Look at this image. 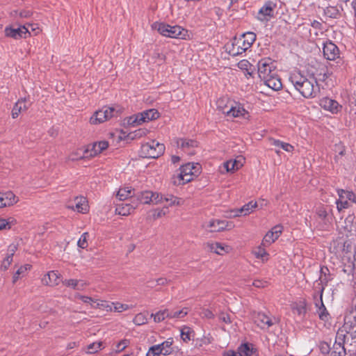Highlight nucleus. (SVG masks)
Masks as SVG:
<instances>
[{"label":"nucleus","mask_w":356,"mask_h":356,"mask_svg":"<svg viewBox=\"0 0 356 356\" xmlns=\"http://www.w3.org/2000/svg\"><path fill=\"white\" fill-rule=\"evenodd\" d=\"M289 81L305 98H314L320 92L317 81L314 77L307 78L299 72L291 73Z\"/></svg>","instance_id":"1"},{"label":"nucleus","mask_w":356,"mask_h":356,"mask_svg":"<svg viewBox=\"0 0 356 356\" xmlns=\"http://www.w3.org/2000/svg\"><path fill=\"white\" fill-rule=\"evenodd\" d=\"M200 172L199 163H188L182 165L179 172L172 177V183L175 186L184 185L193 179Z\"/></svg>","instance_id":"2"},{"label":"nucleus","mask_w":356,"mask_h":356,"mask_svg":"<svg viewBox=\"0 0 356 356\" xmlns=\"http://www.w3.org/2000/svg\"><path fill=\"white\" fill-rule=\"evenodd\" d=\"M256 40V34L253 32H247L238 38H234L232 47L229 50L230 55L238 56L250 49Z\"/></svg>","instance_id":"3"},{"label":"nucleus","mask_w":356,"mask_h":356,"mask_svg":"<svg viewBox=\"0 0 356 356\" xmlns=\"http://www.w3.org/2000/svg\"><path fill=\"white\" fill-rule=\"evenodd\" d=\"M349 317H345V323L343 326V329L346 331L345 334H337V339L342 341L343 344L349 346L350 348L348 350L349 352L356 353V326L352 325L353 323L349 325L347 321ZM354 325H355L354 323Z\"/></svg>","instance_id":"4"},{"label":"nucleus","mask_w":356,"mask_h":356,"mask_svg":"<svg viewBox=\"0 0 356 356\" xmlns=\"http://www.w3.org/2000/svg\"><path fill=\"white\" fill-rule=\"evenodd\" d=\"M152 27L156 29L161 35L169 38L184 39L187 34V31L179 26H170L164 23H154Z\"/></svg>","instance_id":"5"},{"label":"nucleus","mask_w":356,"mask_h":356,"mask_svg":"<svg viewBox=\"0 0 356 356\" xmlns=\"http://www.w3.org/2000/svg\"><path fill=\"white\" fill-rule=\"evenodd\" d=\"M165 150L163 144L159 143L156 140H151L143 144L140 147V156L144 158H158L162 155Z\"/></svg>","instance_id":"6"},{"label":"nucleus","mask_w":356,"mask_h":356,"mask_svg":"<svg viewBox=\"0 0 356 356\" xmlns=\"http://www.w3.org/2000/svg\"><path fill=\"white\" fill-rule=\"evenodd\" d=\"M118 114L119 111L114 107L104 106L93 114L90 119V122L92 124H100L112 118L118 117Z\"/></svg>","instance_id":"7"},{"label":"nucleus","mask_w":356,"mask_h":356,"mask_svg":"<svg viewBox=\"0 0 356 356\" xmlns=\"http://www.w3.org/2000/svg\"><path fill=\"white\" fill-rule=\"evenodd\" d=\"M135 202L141 204H158L163 202V195L158 193L145 191L140 192L135 197Z\"/></svg>","instance_id":"8"},{"label":"nucleus","mask_w":356,"mask_h":356,"mask_svg":"<svg viewBox=\"0 0 356 356\" xmlns=\"http://www.w3.org/2000/svg\"><path fill=\"white\" fill-rule=\"evenodd\" d=\"M324 289L325 288L323 286L319 287V300L317 299L318 294H315L314 296V298L315 300V305L317 307L316 312L319 318L323 322L326 323L330 320V316L323 302V293Z\"/></svg>","instance_id":"9"},{"label":"nucleus","mask_w":356,"mask_h":356,"mask_svg":"<svg viewBox=\"0 0 356 356\" xmlns=\"http://www.w3.org/2000/svg\"><path fill=\"white\" fill-rule=\"evenodd\" d=\"M275 66L270 58H263L258 63L259 76L264 80L274 74Z\"/></svg>","instance_id":"10"},{"label":"nucleus","mask_w":356,"mask_h":356,"mask_svg":"<svg viewBox=\"0 0 356 356\" xmlns=\"http://www.w3.org/2000/svg\"><path fill=\"white\" fill-rule=\"evenodd\" d=\"M332 248L336 254L342 256L351 250L352 245L350 241L343 238H339L333 241Z\"/></svg>","instance_id":"11"},{"label":"nucleus","mask_w":356,"mask_h":356,"mask_svg":"<svg viewBox=\"0 0 356 356\" xmlns=\"http://www.w3.org/2000/svg\"><path fill=\"white\" fill-rule=\"evenodd\" d=\"M254 323L262 330H267L277 322L275 317L266 315L265 313L259 312L254 316Z\"/></svg>","instance_id":"12"},{"label":"nucleus","mask_w":356,"mask_h":356,"mask_svg":"<svg viewBox=\"0 0 356 356\" xmlns=\"http://www.w3.org/2000/svg\"><path fill=\"white\" fill-rule=\"evenodd\" d=\"M276 8V3L269 1L259 9L257 13V19L261 22L268 21L269 17L273 16L274 10Z\"/></svg>","instance_id":"13"},{"label":"nucleus","mask_w":356,"mask_h":356,"mask_svg":"<svg viewBox=\"0 0 356 356\" xmlns=\"http://www.w3.org/2000/svg\"><path fill=\"white\" fill-rule=\"evenodd\" d=\"M222 112L231 118L244 117L247 113L245 109L238 103H234V105H231L229 107L226 106L222 109Z\"/></svg>","instance_id":"14"},{"label":"nucleus","mask_w":356,"mask_h":356,"mask_svg":"<svg viewBox=\"0 0 356 356\" xmlns=\"http://www.w3.org/2000/svg\"><path fill=\"white\" fill-rule=\"evenodd\" d=\"M175 143L178 148H181L188 154H193V149L198 145L196 140L189 138H177Z\"/></svg>","instance_id":"15"},{"label":"nucleus","mask_w":356,"mask_h":356,"mask_svg":"<svg viewBox=\"0 0 356 356\" xmlns=\"http://www.w3.org/2000/svg\"><path fill=\"white\" fill-rule=\"evenodd\" d=\"M4 31L7 37L14 39L26 38L27 35L30 34L29 29L25 26L17 28L6 27Z\"/></svg>","instance_id":"16"},{"label":"nucleus","mask_w":356,"mask_h":356,"mask_svg":"<svg viewBox=\"0 0 356 356\" xmlns=\"http://www.w3.org/2000/svg\"><path fill=\"white\" fill-rule=\"evenodd\" d=\"M323 50V55L327 60H334L339 57V50L337 45L332 42L325 43Z\"/></svg>","instance_id":"17"},{"label":"nucleus","mask_w":356,"mask_h":356,"mask_svg":"<svg viewBox=\"0 0 356 356\" xmlns=\"http://www.w3.org/2000/svg\"><path fill=\"white\" fill-rule=\"evenodd\" d=\"M320 106L332 113H337L341 109V106L337 101L328 97L321 99Z\"/></svg>","instance_id":"18"},{"label":"nucleus","mask_w":356,"mask_h":356,"mask_svg":"<svg viewBox=\"0 0 356 356\" xmlns=\"http://www.w3.org/2000/svg\"><path fill=\"white\" fill-rule=\"evenodd\" d=\"M138 207V203L131 200L130 202H122L118 204L115 211L121 216L129 215L135 209Z\"/></svg>","instance_id":"19"},{"label":"nucleus","mask_w":356,"mask_h":356,"mask_svg":"<svg viewBox=\"0 0 356 356\" xmlns=\"http://www.w3.org/2000/svg\"><path fill=\"white\" fill-rule=\"evenodd\" d=\"M208 226L211 228V232H220L226 229H230L234 227L232 222L220 220H211Z\"/></svg>","instance_id":"20"},{"label":"nucleus","mask_w":356,"mask_h":356,"mask_svg":"<svg viewBox=\"0 0 356 356\" xmlns=\"http://www.w3.org/2000/svg\"><path fill=\"white\" fill-rule=\"evenodd\" d=\"M29 107V104H27L26 98L19 99L14 105L12 110L13 118H17L19 115L26 111Z\"/></svg>","instance_id":"21"},{"label":"nucleus","mask_w":356,"mask_h":356,"mask_svg":"<svg viewBox=\"0 0 356 356\" xmlns=\"http://www.w3.org/2000/svg\"><path fill=\"white\" fill-rule=\"evenodd\" d=\"M1 201L2 202V208L5 207L13 206L19 201L18 197L12 192L6 191L5 193H0Z\"/></svg>","instance_id":"22"},{"label":"nucleus","mask_w":356,"mask_h":356,"mask_svg":"<svg viewBox=\"0 0 356 356\" xmlns=\"http://www.w3.org/2000/svg\"><path fill=\"white\" fill-rule=\"evenodd\" d=\"M237 352L239 356H257V350L252 344L250 343L241 344L238 348Z\"/></svg>","instance_id":"23"},{"label":"nucleus","mask_w":356,"mask_h":356,"mask_svg":"<svg viewBox=\"0 0 356 356\" xmlns=\"http://www.w3.org/2000/svg\"><path fill=\"white\" fill-rule=\"evenodd\" d=\"M133 191L131 187H124L120 188L118 193L117 197L120 201H128L130 198L129 201L134 200L135 202V197H134Z\"/></svg>","instance_id":"24"},{"label":"nucleus","mask_w":356,"mask_h":356,"mask_svg":"<svg viewBox=\"0 0 356 356\" xmlns=\"http://www.w3.org/2000/svg\"><path fill=\"white\" fill-rule=\"evenodd\" d=\"M140 115V120L147 122L157 119L159 117V113L156 109L151 108L141 112Z\"/></svg>","instance_id":"25"},{"label":"nucleus","mask_w":356,"mask_h":356,"mask_svg":"<svg viewBox=\"0 0 356 356\" xmlns=\"http://www.w3.org/2000/svg\"><path fill=\"white\" fill-rule=\"evenodd\" d=\"M173 339L169 338L163 343L158 344L160 346L161 354L167 356L170 355L173 352Z\"/></svg>","instance_id":"26"},{"label":"nucleus","mask_w":356,"mask_h":356,"mask_svg":"<svg viewBox=\"0 0 356 356\" xmlns=\"http://www.w3.org/2000/svg\"><path fill=\"white\" fill-rule=\"evenodd\" d=\"M264 81H265L266 86L273 89L274 90H278L282 86L280 79L275 77L274 74L271 75Z\"/></svg>","instance_id":"27"},{"label":"nucleus","mask_w":356,"mask_h":356,"mask_svg":"<svg viewBox=\"0 0 356 356\" xmlns=\"http://www.w3.org/2000/svg\"><path fill=\"white\" fill-rule=\"evenodd\" d=\"M31 268V266L29 264H25L24 266H20L13 277V283L15 284L16 282L21 277H24L28 270H29Z\"/></svg>","instance_id":"28"},{"label":"nucleus","mask_w":356,"mask_h":356,"mask_svg":"<svg viewBox=\"0 0 356 356\" xmlns=\"http://www.w3.org/2000/svg\"><path fill=\"white\" fill-rule=\"evenodd\" d=\"M346 354V348L341 342H335L330 353V356H345Z\"/></svg>","instance_id":"29"},{"label":"nucleus","mask_w":356,"mask_h":356,"mask_svg":"<svg viewBox=\"0 0 356 356\" xmlns=\"http://www.w3.org/2000/svg\"><path fill=\"white\" fill-rule=\"evenodd\" d=\"M257 207V203L256 202H253L252 201H251L248 204H245L244 206H243L238 211H237V213L234 214V216H239L238 213H243L244 216L250 214Z\"/></svg>","instance_id":"30"},{"label":"nucleus","mask_w":356,"mask_h":356,"mask_svg":"<svg viewBox=\"0 0 356 356\" xmlns=\"http://www.w3.org/2000/svg\"><path fill=\"white\" fill-rule=\"evenodd\" d=\"M163 202H165L168 203V206H180L184 203V200L181 198H179L172 195H167L165 196H163Z\"/></svg>","instance_id":"31"},{"label":"nucleus","mask_w":356,"mask_h":356,"mask_svg":"<svg viewBox=\"0 0 356 356\" xmlns=\"http://www.w3.org/2000/svg\"><path fill=\"white\" fill-rule=\"evenodd\" d=\"M270 144L275 147L282 149L283 150L291 152L293 150L294 147L291 144L280 141L279 140L271 139Z\"/></svg>","instance_id":"32"},{"label":"nucleus","mask_w":356,"mask_h":356,"mask_svg":"<svg viewBox=\"0 0 356 356\" xmlns=\"http://www.w3.org/2000/svg\"><path fill=\"white\" fill-rule=\"evenodd\" d=\"M253 254L257 259H260L262 261H266L268 260V253L266 251L265 247L261 244L254 251Z\"/></svg>","instance_id":"33"},{"label":"nucleus","mask_w":356,"mask_h":356,"mask_svg":"<svg viewBox=\"0 0 356 356\" xmlns=\"http://www.w3.org/2000/svg\"><path fill=\"white\" fill-rule=\"evenodd\" d=\"M208 246L211 252H213L218 254H222L229 249L227 245L223 246L222 244L218 243L209 244Z\"/></svg>","instance_id":"34"},{"label":"nucleus","mask_w":356,"mask_h":356,"mask_svg":"<svg viewBox=\"0 0 356 356\" xmlns=\"http://www.w3.org/2000/svg\"><path fill=\"white\" fill-rule=\"evenodd\" d=\"M76 205L75 209L78 212L86 213L88 210V204H86V198L83 197H76L75 199Z\"/></svg>","instance_id":"35"},{"label":"nucleus","mask_w":356,"mask_h":356,"mask_svg":"<svg viewBox=\"0 0 356 356\" xmlns=\"http://www.w3.org/2000/svg\"><path fill=\"white\" fill-rule=\"evenodd\" d=\"M151 317H153L155 323H160L165 318H170L169 309L160 310L155 314H152Z\"/></svg>","instance_id":"36"},{"label":"nucleus","mask_w":356,"mask_h":356,"mask_svg":"<svg viewBox=\"0 0 356 356\" xmlns=\"http://www.w3.org/2000/svg\"><path fill=\"white\" fill-rule=\"evenodd\" d=\"M324 13L330 18H338L340 16V10L337 6H327L324 9Z\"/></svg>","instance_id":"37"},{"label":"nucleus","mask_w":356,"mask_h":356,"mask_svg":"<svg viewBox=\"0 0 356 356\" xmlns=\"http://www.w3.org/2000/svg\"><path fill=\"white\" fill-rule=\"evenodd\" d=\"M188 314L187 308L169 310L170 318H182Z\"/></svg>","instance_id":"38"},{"label":"nucleus","mask_w":356,"mask_h":356,"mask_svg":"<svg viewBox=\"0 0 356 356\" xmlns=\"http://www.w3.org/2000/svg\"><path fill=\"white\" fill-rule=\"evenodd\" d=\"M278 238L273 233L269 231L264 237L261 245L267 247L275 242Z\"/></svg>","instance_id":"39"},{"label":"nucleus","mask_w":356,"mask_h":356,"mask_svg":"<svg viewBox=\"0 0 356 356\" xmlns=\"http://www.w3.org/2000/svg\"><path fill=\"white\" fill-rule=\"evenodd\" d=\"M133 322L136 325H142L146 324L147 323V314L139 313L136 314L133 320Z\"/></svg>","instance_id":"40"},{"label":"nucleus","mask_w":356,"mask_h":356,"mask_svg":"<svg viewBox=\"0 0 356 356\" xmlns=\"http://www.w3.org/2000/svg\"><path fill=\"white\" fill-rule=\"evenodd\" d=\"M47 277L52 286H56L60 282V274L57 271L52 270L47 273Z\"/></svg>","instance_id":"41"},{"label":"nucleus","mask_w":356,"mask_h":356,"mask_svg":"<svg viewBox=\"0 0 356 356\" xmlns=\"http://www.w3.org/2000/svg\"><path fill=\"white\" fill-rule=\"evenodd\" d=\"M97 302L95 303V305H92V308H100L103 309L107 312L113 311L112 302L109 304L108 302L105 300H96Z\"/></svg>","instance_id":"42"},{"label":"nucleus","mask_w":356,"mask_h":356,"mask_svg":"<svg viewBox=\"0 0 356 356\" xmlns=\"http://www.w3.org/2000/svg\"><path fill=\"white\" fill-rule=\"evenodd\" d=\"M252 65L247 60H242L238 63V67L242 70L247 72L248 74L252 76V71L251 70Z\"/></svg>","instance_id":"43"},{"label":"nucleus","mask_w":356,"mask_h":356,"mask_svg":"<svg viewBox=\"0 0 356 356\" xmlns=\"http://www.w3.org/2000/svg\"><path fill=\"white\" fill-rule=\"evenodd\" d=\"M14 221L15 220L12 218L8 219L0 218V231L10 229Z\"/></svg>","instance_id":"44"},{"label":"nucleus","mask_w":356,"mask_h":356,"mask_svg":"<svg viewBox=\"0 0 356 356\" xmlns=\"http://www.w3.org/2000/svg\"><path fill=\"white\" fill-rule=\"evenodd\" d=\"M140 118H141V115H140V113H139L136 115L129 117L128 119L127 123L129 125H131L133 127L141 124L144 122H142V120H140Z\"/></svg>","instance_id":"45"},{"label":"nucleus","mask_w":356,"mask_h":356,"mask_svg":"<svg viewBox=\"0 0 356 356\" xmlns=\"http://www.w3.org/2000/svg\"><path fill=\"white\" fill-rule=\"evenodd\" d=\"M192 331L188 327H184L181 330V337L185 342H188L191 339Z\"/></svg>","instance_id":"46"},{"label":"nucleus","mask_w":356,"mask_h":356,"mask_svg":"<svg viewBox=\"0 0 356 356\" xmlns=\"http://www.w3.org/2000/svg\"><path fill=\"white\" fill-rule=\"evenodd\" d=\"M113 311L116 312H122L130 308L127 304H122L120 302H112Z\"/></svg>","instance_id":"47"},{"label":"nucleus","mask_w":356,"mask_h":356,"mask_svg":"<svg viewBox=\"0 0 356 356\" xmlns=\"http://www.w3.org/2000/svg\"><path fill=\"white\" fill-rule=\"evenodd\" d=\"M102 342H94L88 346V353L92 354L102 349Z\"/></svg>","instance_id":"48"},{"label":"nucleus","mask_w":356,"mask_h":356,"mask_svg":"<svg viewBox=\"0 0 356 356\" xmlns=\"http://www.w3.org/2000/svg\"><path fill=\"white\" fill-rule=\"evenodd\" d=\"M98 149L97 143H96L92 145L91 149H89V148L86 149L85 154L83 156H94L98 154H100L101 152H99Z\"/></svg>","instance_id":"49"},{"label":"nucleus","mask_w":356,"mask_h":356,"mask_svg":"<svg viewBox=\"0 0 356 356\" xmlns=\"http://www.w3.org/2000/svg\"><path fill=\"white\" fill-rule=\"evenodd\" d=\"M161 354L160 346L157 345H154L151 346L146 356H159Z\"/></svg>","instance_id":"50"},{"label":"nucleus","mask_w":356,"mask_h":356,"mask_svg":"<svg viewBox=\"0 0 356 356\" xmlns=\"http://www.w3.org/2000/svg\"><path fill=\"white\" fill-rule=\"evenodd\" d=\"M88 233L84 232L80 237L79 240L78 241L77 245L81 248H86L88 247Z\"/></svg>","instance_id":"51"},{"label":"nucleus","mask_w":356,"mask_h":356,"mask_svg":"<svg viewBox=\"0 0 356 356\" xmlns=\"http://www.w3.org/2000/svg\"><path fill=\"white\" fill-rule=\"evenodd\" d=\"M77 280L76 279H68L63 281V285L67 287L71 288L74 290L77 289Z\"/></svg>","instance_id":"52"},{"label":"nucleus","mask_w":356,"mask_h":356,"mask_svg":"<svg viewBox=\"0 0 356 356\" xmlns=\"http://www.w3.org/2000/svg\"><path fill=\"white\" fill-rule=\"evenodd\" d=\"M76 298L81 300L82 302H83L85 303L90 304L92 307V305H95V303L97 302V300H95V299H93L90 297L82 296L80 294H77L76 296Z\"/></svg>","instance_id":"53"},{"label":"nucleus","mask_w":356,"mask_h":356,"mask_svg":"<svg viewBox=\"0 0 356 356\" xmlns=\"http://www.w3.org/2000/svg\"><path fill=\"white\" fill-rule=\"evenodd\" d=\"M337 205L338 211H341L344 209H347L349 207L350 204L347 200H344V198L339 197V200L337 201Z\"/></svg>","instance_id":"54"},{"label":"nucleus","mask_w":356,"mask_h":356,"mask_svg":"<svg viewBox=\"0 0 356 356\" xmlns=\"http://www.w3.org/2000/svg\"><path fill=\"white\" fill-rule=\"evenodd\" d=\"M338 194L340 198H344V200H352V197H354V194L353 193L345 191L343 190L338 191Z\"/></svg>","instance_id":"55"},{"label":"nucleus","mask_w":356,"mask_h":356,"mask_svg":"<svg viewBox=\"0 0 356 356\" xmlns=\"http://www.w3.org/2000/svg\"><path fill=\"white\" fill-rule=\"evenodd\" d=\"M219 320L224 322L225 323H231V316L229 314L225 312H220L218 316Z\"/></svg>","instance_id":"56"},{"label":"nucleus","mask_w":356,"mask_h":356,"mask_svg":"<svg viewBox=\"0 0 356 356\" xmlns=\"http://www.w3.org/2000/svg\"><path fill=\"white\" fill-rule=\"evenodd\" d=\"M200 316L202 318H206L209 319L214 318V314L213 312L208 309H203L202 312L200 313Z\"/></svg>","instance_id":"57"},{"label":"nucleus","mask_w":356,"mask_h":356,"mask_svg":"<svg viewBox=\"0 0 356 356\" xmlns=\"http://www.w3.org/2000/svg\"><path fill=\"white\" fill-rule=\"evenodd\" d=\"M224 167L227 172H234L236 170V167H234V162H232V160L225 162L224 163Z\"/></svg>","instance_id":"58"},{"label":"nucleus","mask_w":356,"mask_h":356,"mask_svg":"<svg viewBox=\"0 0 356 356\" xmlns=\"http://www.w3.org/2000/svg\"><path fill=\"white\" fill-rule=\"evenodd\" d=\"M270 232L272 233H273V234L275 235V236H277V238H279L280 235L282 234V226L278 225H275V227H273L272 228V229L270 230Z\"/></svg>","instance_id":"59"},{"label":"nucleus","mask_w":356,"mask_h":356,"mask_svg":"<svg viewBox=\"0 0 356 356\" xmlns=\"http://www.w3.org/2000/svg\"><path fill=\"white\" fill-rule=\"evenodd\" d=\"M89 285V283L83 280H77V289L76 290L81 291L83 290L87 286Z\"/></svg>","instance_id":"60"},{"label":"nucleus","mask_w":356,"mask_h":356,"mask_svg":"<svg viewBox=\"0 0 356 356\" xmlns=\"http://www.w3.org/2000/svg\"><path fill=\"white\" fill-rule=\"evenodd\" d=\"M316 213L322 220H325L327 216V213L323 207H319Z\"/></svg>","instance_id":"61"},{"label":"nucleus","mask_w":356,"mask_h":356,"mask_svg":"<svg viewBox=\"0 0 356 356\" xmlns=\"http://www.w3.org/2000/svg\"><path fill=\"white\" fill-rule=\"evenodd\" d=\"M108 147V143L107 141L103 140L97 143V147L99 148V152H102L105 150Z\"/></svg>","instance_id":"62"},{"label":"nucleus","mask_w":356,"mask_h":356,"mask_svg":"<svg viewBox=\"0 0 356 356\" xmlns=\"http://www.w3.org/2000/svg\"><path fill=\"white\" fill-rule=\"evenodd\" d=\"M129 344V341L126 339L121 341L117 345V348L119 351L123 350Z\"/></svg>","instance_id":"63"},{"label":"nucleus","mask_w":356,"mask_h":356,"mask_svg":"<svg viewBox=\"0 0 356 356\" xmlns=\"http://www.w3.org/2000/svg\"><path fill=\"white\" fill-rule=\"evenodd\" d=\"M17 247L15 244H11L8 246L7 254L13 256L16 252Z\"/></svg>","instance_id":"64"}]
</instances>
